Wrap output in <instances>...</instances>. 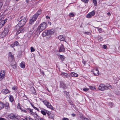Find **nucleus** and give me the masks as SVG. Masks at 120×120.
Masks as SVG:
<instances>
[{
  "label": "nucleus",
  "mask_w": 120,
  "mask_h": 120,
  "mask_svg": "<svg viewBox=\"0 0 120 120\" xmlns=\"http://www.w3.org/2000/svg\"><path fill=\"white\" fill-rule=\"evenodd\" d=\"M5 108L7 109L8 110L10 109V106H9V104L8 102H6L5 104Z\"/></svg>",
  "instance_id": "obj_17"
},
{
  "label": "nucleus",
  "mask_w": 120,
  "mask_h": 120,
  "mask_svg": "<svg viewBox=\"0 0 120 120\" xmlns=\"http://www.w3.org/2000/svg\"><path fill=\"white\" fill-rule=\"evenodd\" d=\"M60 86L61 88H63L64 89H65L66 88L65 85L62 82H61L60 83Z\"/></svg>",
  "instance_id": "obj_15"
},
{
  "label": "nucleus",
  "mask_w": 120,
  "mask_h": 120,
  "mask_svg": "<svg viewBox=\"0 0 120 120\" xmlns=\"http://www.w3.org/2000/svg\"><path fill=\"white\" fill-rule=\"evenodd\" d=\"M107 47V46L105 45H104L103 46V48L105 49H106Z\"/></svg>",
  "instance_id": "obj_45"
},
{
  "label": "nucleus",
  "mask_w": 120,
  "mask_h": 120,
  "mask_svg": "<svg viewBox=\"0 0 120 120\" xmlns=\"http://www.w3.org/2000/svg\"><path fill=\"white\" fill-rule=\"evenodd\" d=\"M58 39L61 41H64L65 40L64 38L63 37L62 35H60L58 37Z\"/></svg>",
  "instance_id": "obj_16"
},
{
  "label": "nucleus",
  "mask_w": 120,
  "mask_h": 120,
  "mask_svg": "<svg viewBox=\"0 0 120 120\" xmlns=\"http://www.w3.org/2000/svg\"><path fill=\"white\" fill-rule=\"evenodd\" d=\"M4 104L2 103H0V109H1L3 108L4 107Z\"/></svg>",
  "instance_id": "obj_22"
},
{
  "label": "nucleus",
  "mask_w": 120,
  "mask_h": 120,
  "mask_svg": "<svg viewBox=\"0 0 120 120\" xmlns=\"http://www.w3.org/2000/svg\"><path fill=\"white\" fill-rule=\"evenodd\" d=\"M17 107L18 109H21V110H22V109L21 108V107L20 106V104L19 103H18V105H17Z\"/></svg>",
  "instance_id": "obj_34"
},
{
  "label": "nucleus",
  "mask_w": 120,
  "mask_h": 120,
  "mask_svg": "<svg viewBox=\"0 0 120 120\" xmlns=\"http://www.w3.org/2000/svg\"><path fill=\"white\" fill-rule=\"evenodd\" d=\"M14 64H12L11 65L12 67L14 69H15L16 67V63L14 62Z\"/></svg>",
  "instance_id": "obj_20"
},
{
  "label": "nucleus",
  "mask_w": 120,
  "mask_h": 120,
  "mask_svg": "<svg viewBox=\"0 0 120 120\" xmlns=\"http://www.w3.org/2000/svg\"><path fill=\"white\" fill-rule=\"evenodd\" d=\"M74 15L73 14V13H71L70 14H69V16L70 17H73Z\"/></svg>",
  "instance_id": "obj_43"
},
{
  "label": "nucleus",
  "mask_w": 120,
  "mask_h": 120,
  "mask_svg": "<svg viewBox=\"0 0 120 120\" xmlns=\"http://www.w3.org/2000/svg\"><path fill=\"white\" fill-rule=\"evenodd\" d=\"M69 73L68 74L67 73L65 72H62L61 73V75L64 78H68L69 76L70 77V75Z\"/></svg>",
  "instance_id": "obj_10"
},
{
  "label": "nucleus",
  "mask_w": 120,
  "mask_h": 120,
  "mask_svg": "<svg viewBox=\"0 0 120 120\" xmlns=\"http://www.w3.org/2000/svg\"><path fill=\"white\" fill-rule=\"evenodd\" d=\"M59 56L60 58L63 61L64 60L65 58V57L64 56L61 55H60Z\"/></svg>",
  "instance_id": "obj_24"
},
{
  "label": "nucleus",
  "mask_w": 120,
  "mask_h": 120,
  "mask_svg": "<svg viewBox=\"0 0 120 120\" xmlns=\"http://www.w3.org/2000/svg\"><path fill=\"white\" fill-rule=\"evenodd\" d=\"M22 110V111H24L26 113L27 112V111H26V110H23L22 109V110Z\"/></svg>",
  "instance_id": "obj_57"
},
{
  "label": "nucleus",
  "mask_w": 120,
  "mask_h": 120,
  "mask_svg": "<svg viewBox=\"0 0 120 120\" xmlns=\"http://www.w3.org/2000/svg\"><path fill=\"white\" fill-rule=\"evenodd\" d=\"M82 1L84 2L85 3H87L88 2V0H81Z\"/></svg>",
  "instance_id": "obj_41"
},
{
  "label": "nucleus",
  "mask_w": 120,
  "mask_h": 120,
  "mask_svg": "<svg viewBox=\"0 0 120 120\" xmlns=\"http://www.w3.org/2000/svg\"><path fill=\"white\" fill-rule=\"evenodd\" d=\"M1 92L3 94H5L10 92L7 89H3L1 91Z\"/></svg>",
  "instance_id": "obj_13"
},
{
  "label": "nucleus",
  "mask_w": 120,
  "mask_h": 120,
  "mask_svg": "<svg viewBox=\"0 0 120 120\" xmlns=\"http://www.w3.org/2000/svg\"><path fill=\"white\" fill-rule=\"evenodd\" d=\"M102 38L101 37H99L98 38V40L100 41H102Z\"/></svg>",
  "instance_id": "obj_47"
},
{
  "label": "nucleus",
  "mask_w": 120,
  "mask_h": 120,
  "mask_svg": "<svg viewBox=\"0 0 120 120\" xmlns=\"http://www.w3.org/2000/svg\"><path fill=\"white\" fill-rule=\"evenodd\" d=\"M108 85L107 84H101L98 87L99 90H101L104 91L105 90L108 89Z\"/></svg>",
  "instance_id": "obj_4"
},
{
  "label": "nucleus",
  "mask_w": 120,
  "mask_h": 120,
  "mask_svg": "<svg viewBox=\"0 0 120 120\" xmlns=\"http://www.w3.org/2000/svg\"><path fill=\"white\" fill-rule=\"evenodd\" d=\"M64 94H66V95L68 96L69 95V92H67L66 91H65L64 92Z\"/></svg>",
  "instance_id": "obj_38"
},
{
  "label": "nucleus",
  "mask_w": 120,
  "mask_h": 120,
  "mask_svg": "<svg viewBox=\"0 0 120 120\" xmlns=\"http://www.w3.org/2000/svg\"><path fill=\"white\" fill-rule=\"evenodd\" d=\"M29 1V0H26V2L27 3H28Z\"/></svg>",
  "instance_id": "obj_61"
},
{
  "label": "nucleus",
  "mask_w": 120,
  "mask_h": 120,
  "mask_svg": "<svg viewBox=\"0 0 120 120\" xmlns=\"http://www.w3.org/2000/svg\"><path fill=\"white\" fill-rule=\"evenodd\" d=\"M38 15L37 14H35L34 15L32 18H33V19L35 21L36 19L37 18Z\"/></svg>",
  "instance_id": "obj_19"
},
{
  "label": "nucleus",
  "mask_w": 120,
  "mask_h": 120,
  "mask_svg": "<svg viewBox=\"0 0 120 120\" xmlns=\"http://www.w3.org/2000/svg\"><path fill=\"white\" fill-rule=\"evenodd\" d=\"M89 90V89L88 88H84L83 89V90L85 92H86Z\"/></svg>",
  "instance_id": "obj_39"
},
{
  "label": "nucleus",
  "mask_w": 120,
  "mask_h": 120,
  "mask_svg": "<svg viewBox=\"0 0 120 120\" xmlns=\"http://www.w3.org/2000/svg\"><path fill=\"white\" fill-rule=\"evenodd\" d=\"M54 31V30L52 29L46 30L43 33L42 36H45L47 35H51L53 34Z\"/></svg>",
  "instance_id": "obj_3"
},
{
  "label": "nucleus",
  "mask_w": 120,
  "mask_h": 120,
  "mask_svg": "<svg viewBox=\"0 0 120 120\" xmlns=\"http://www.w3.org/2000/svg\"><path fill=\"white\" fill-rule=\"evenodd\" d=\"M69 74L70 75V77H77L78 76V75L77 74L74 72H72Z\"/></svg>",
  "instance_id": "obj_12"
},
{
  "label": "nucleus",
  "mask_w": 120,
  "mask_h": 120,
  "mask_svg": "<svg viewBox=\"0 0 120 120\" xmlns=\"http://www.w3.org/2000/svg\"><path fill=\"white\" fill-rule=\"evenodd\" d=\"M13 44L15 46H17L19 45V43L18 41H16Z\"/></svg>",
  "instance_id": "obj_30"
},
{
  "label": "nucleus",
  "mask_w": 120,
  "mask_h": 120,
  "mask_svg": "<svg viewBox=\"0 0 120 120\" xmlns=\"http://www.w3.org/2000/svg\"><path fill=\"white\" fill-rule=\"evenodd\" d=\"M49 113L47 112V113L48 114L49 117L51 119H53L54 117V116L53 114H49Z\"/></svg>",
  "instance_id": "obj_18"
},
{
  "label": "nucleus",
  "mask_w": 120,
  "mask_h": 120,
  "mask_svg": "<svg viewBox=\"0 0 120 120\" xmlns=\"http://www.w3.org/2000/svg\"><path fill=\"white\" fill-rule=\"evenodd\" d=\"M20 67L23 68H24L25 67V65L24 63V62H22L20 64Z\"/></svg>",
  "instance_id": "obj_23"
},
{
  "label": "nucleus",
  "mask_w": 120,
  "mask_h": 120,
  "mask_svg": "<svg viewBox=\"0 0 120 120\" xmlns=\"http://www.w3.org/2000/svg\"><path fill=\"white\" fill-rule=\"evenodd\" d=\"M6 29H5L4 30V32L3 33H2V34H3L5 33H6V34H7L8 33V31H7L6 32Z\"/></svg>",
  "instance_id": "obj_46"
},
{
  "label": "nucleus",
  "mask_w": 120,
  "mask_h": 120,
  "mask_svg": "<svg viewBox=\"0 0 120 120\" xmlns=\"http://www.w3.org/2000/svg\"><path fill=\"white\" fill-rule=\"evenodd\" d=\"M5 72L4 71H1L0 73V80H1L4 77Z\"/></svg>",
  "instance_id": "obj_8"
},
{
  "label": "nucleus",
  "mask_w": 120,
  "mask_h": 120,
  "mask_svg": "<svg viewBox=\"0 0 120 120\" xmlns=\"http://www.w3.org/2000/svg\"><path fill=\"white\" fill-rule=\"evenodd\" d=\"M90 89L91 90H94L95 89V87H94L93 86H90Z\"/></svg>",
  "instance_id": "obj_44"
},
{
  "label": "nucleus",
  "mask_w": 120,
  "mask_h": 120,
  "mask_svg": "<svg viewBox=\"0 0 120 120\" xmlns=\"http://www.w3.org/2000/svg\"><path fill=\"white\" fill-rule=\"evenodd\" d=\"M64 46L63 45L61 44L60 46L59 49V52H64L65 51V49L64 48Z\"/></svg>",
  "instance_id": "obj_11"
},
{
  "label": "nucleus",
  "mask_w": 120,
  "mask_h": 120,
  "mask_svg": "<svg viewBox=\"0 0 120 120\" xmlns=\"http://www.w3.org/2000/svg\"><path fill=\"white\" fill-rule=\"evenodd\" d=\"M19 19H20V20L16 26V27L18 28V27H21L23 26L26 21V18L23 16L21 17Z\"/></svg>",
  "instance_id": "obj_2"
},
{
  "label": "nucleus",
  "mask_w": 120,
  "mask_h": 120,
  "mask_svg": "<svg viewBox=\"0 0 120 120\" xmlns=\"http://www.w3.org/2000/svg\"><path fill=\"white\" fill-rule=\"evenodd\" d=\"M12 89L13 90H17V88L16 86H14L12 87Z\"/></svg>",
  "instance_id": "obj_32"
},
{
  "label": "nucleus",
  "mask_w": 120,
  "mask_h": 120,
  "mask_svg": "<svg viewBox=\"0 0 120 120\" xmlns=\"http://www.w3.org/2000/svg\"><path fill=\"white\" fill-rule=\"evenodd\" d=\"M93 2L95 6H96L97 4V1L96 0H93Z\"/></svg>",
  "instance_id": "obj_37"
},
{
  "label": "nucleus",
  "mask_w": 120,
  "mask_h": 120,
  "mask_svg": "<svg viewBox=\"0 0 120 120\" xmlns=\"http://www.w3.org/2000/svg\"><path fill=\"white\" fill-rule=\"evenodd\" d=\"M34 109H36V110H37L38 111H39V110H38V109L36 107H34Z\"/></svg>",
  "instance_id": "obj_54"
},
{
  "label": "nucleus",
  "mask_w": 120,
  "mask_h": 120,
  "mask_svg": "<svg viewBox=\"0 0 120 120\" xmlns=\"http://www.w3.org/2000/svg\"><path fill=\"white\" fill-rule=\"evenodd\" d=\"M46 23L43 22L42 23L38 26L35 33L39 34L41 32L46 28Z\"/></svg>",
  "instance_id": "obj_1"
},
{
  "label": "nucleus",
  "mask_w": 120,
  "mask_h": 120,
  "mask_svg": "<svg viewBox=\"0 0 120 120\" xmlns=\"http://www.w3.org/2000/svg\"><path fill=\"white\" fill-rule=\"evenodd\" d=\"M10 46L11 47H15V46L13 44H12L10 45Z\"/></svg>",
  "instance_id": "obj_53"
},
{
  "label": "nucleus",
  "mask_w": 120,
  "mask_h": 120,
  "mask_svg": "<svg viewBox=\"0 0 120 120\" xmlns=\"http://www.w3.org/2000/svg\"><path fill=\"white\" fill-rule=\"evenodd\" d=\"M9 56L10 58H12L14 57V56L13 55L11 52H9Z\"/></svg>",
  "instance_id": "obj_26"
},
{
  "label": "nucleus",
  "mask_w": 120,
  "mask_h": 120,
  "mask_svg": "<svg viewBox=\"0 0 120 120\" xmlns=\"http://www.w3.org/2000/svg\"><path fill=\"white\" fill-rule=\"evenodd\" d=\"M109 105L112 107L113 106V104L112 103H109Z\"/></svg>",
  "instance_id": "obj_40"
},
{
  "label": "nucleus",
  "mask_w": 120,
  "mask_h": 120,
  "mask_svg": "<svg viewBox=\"0 0 120 120\" xmlns=\"http://www.w3.org/2000/svg\"><path fill=\"white\" fill-rule=\"evenodd\" d=\"M96 28L98 30L99 32L101 33L102 32V29L101 28L97 27H96Z\"/></svg>",
  "instance_id": "obj_28"
},
{
  "label": "nucleus",
  "mask_w": 120,
  "mask_h": 120,
  "mask_svg": "<svg viewBox=\"0 0 120 120\" xmlns=\"http://www.w3.org/2000/svg\"><path fill=\"white\" fill-rule=\"evenodd\" d=\"M41 112L43 115H46V112L44 110H41Z\"/></svg>",
  "instance_id": "obj_35"
},
{
  "label": "nucleus",
  "mask_w": 120,
  "mask_h": 120,
  "mask_svg": "<svg viewBox=\"0 0 120 120\" xmlns=\"http://www.w3.org/2000/svg\"><path fill=\"white\" fill-rule=\"evenodd\" d=\"M107 15L109 16H110L111 15V14H110V12H108L107 13Z\"/></svg>",
  "instance_id": "obj_56"
},
{
  "label": "nucleus",
  "mask_w": 120,
  "mask_h": 120,
  "mask_svg": "<svg viewBox=\"0 0 120 120\" xmlns=\"http://www.w3.org/2000/svg\"><path fill=\"white\" fill-rule=\"evenodd\" d=\"M107 85H108V89L110 88L111 89H112V87L110 85H109V84H107Z\"/></svg>",
  "instance_id": "obj_49"
},
{
  "label": "nucleus",
  "mask_w": 120,
  "mask_h": 120,
  "mask_svg": "<svg viewBox=\"0 0 120 120\" xmlns=\"http://www.w3.org/2000/svg\"><path fill=\"white\" fill-rule=\"evenodd\" d=\"M6 22V19H5V20L1 21V23L4 25V24Z\"/></svg>",
  "instance_id": "obj_27"
},
{
  "label": "nucleus",
  "mask_w": 120,
  "mask_h": 120,
  "mask_svg": "<svg viewBox=\"0 0 120 120\" xmlns=\"http://www.w3.org/2000/svg\"><path fill=\"white\" fill-rule=\"evenodd\" d=\"M116 120H120L119 119H118V118H117V119H116Z\"/></svg>",
  "instance_id": "obj_63"
},
{
  "label": "nucleus",
  "mask_w": 120,
  "mask_h": 120,
  "mask_svg": "<svg viewBox=\"0 0 120 120\" xmlns=\"http://www.w3.org/2000/svg\"><path fill=\"white\" fill-rule=\"evenodd\" d=\"M9 99L10 101L12 102L14 101V99L13 98V97L11 95H10L9 96Z\"/></svg>",
  "instance_id": "obj_14"
},
{
  "label": "nucleus",
  "mask_w": 120,
  "mask_h": 120,
  "mask_svg": "<svg viewBox=\"0 0 120 120\" xmlns=\"http://www.w3.org/2000/svg\"><path fill=\"white\" fill-rule=\"evenodd\" d=\"M95 11L93 10L92 12L89 13L86 15V17L87 18H90L92 16H93L95 14Z\"/></svg>",
  "instance_id": "obj_7"
},
{
  "label": "nucleus",
  "mask_w": 120,
  "mask_h": 120,
  "mask_svg": "<svg viewBox=\"0 0 120 120\" xmlns=\"http://www.w3.org/2000/svg\"><path fill=\"white\" fill-rule=\"evenodd\" d=\"M92 71L95 75L97 76L99 75V72L98 68H97L94 69L92 70Z\"/></svg>",
  "instance_id": "obj_9"
},
{
  "label": "nucleus",
  "mask_w": 120,
  "mask_h": 120,
  "mask_svg": "<svg viewBox=\"0 0 120 120\" xmlns=\"http://www.w3.org/2000/svg\"><path fill=\"white\" fill-rule=\"evenodd\" d=\"M72 115L73 116H75V114L74 113H73L72 114Z\"/></svg>",
  "instance_id": "obj_55"
},
{
  "label": "nucleus",
  "mask_w": 120,
  "mask_h": 120,
  "mask_svg": "<svg viewBox=\"0 0 120 120\" xmlns=\"http://www.w3.org/2000/svg\"><path fill=\"white\" fill-rule=\"evenodd\" d=\"M27 110L29 111L30 113L31 114L33 115L34 114V113L32 112V109H31L30 108H28L27 109Z\"/></svg>",
  "instance_id": "obj_21"
},
{
  "label": "nucleus",
  "mask_w": 120,
  "mask_h": 120,
  "mask_svg": "<svg viewBox=\"0 0 120 120\" xmlns=\"http://www.w3.org/2000/svg\"><path fill=\"white\" fill-rule=\"evenodd\" d=\"M31 52H32L35 51V49L33 47H31L30 48Z\"/></svg>",
  "instance_id": "obj_31"
},
{
  "label": "nucleus",
  "mask_w": 120,
  "mask_h": 120,
  "mask_svg": "<svg viewBox=\"0 0 120 120\" xmlns=\"http://www.w3.org/2000/svg\"><path fill=\"white\" fill-rule=\"evenodd\" d=\"M62 120H69L67 118H63Z\"/></svg>",
  "instance_id": "obj_52"
},
{
  "label": "nucleus",
  "mask_w": 120,
  "mask_h": 120,
  "mask_svg": "<svg viewBox=\"0 0 120 120\" xmlns=\"http://www.w3.org/2000/svg\"><path fill=\"white\" fill-rule=\"evenodd\" d=\"M43 103L44 104L47 106V108L52 109H53V107L49 102L45 100L43 101Z\"/></svg>",
  "instance_id": "obj_5"
},
{
  "label": "nucleus",
  "mask_w": 120,
  "mask_h": 120,
  "mask_svg": "<svg viewBox=\"0 0 120 120\" xmlns=\"http://www.w3.org/2000/svg\"><path fill=\"white\" fill-rule=\"evenodd\" d=\"M85 33L89 35H90L91 34L89 32H85Z\"/></svg>",
  "instance_id": "obj_51"
},
{
  "label": "nucleus",
  "mask_w": 120,
  "mask_h": 120,
  "mask_svg": "<svg viewBox=\"0 0 120 120\" xmlns=\"http://www.w3.org/2000/svg\"><path fill=\"white\" fill-rule=\"evenodd\" d=\"M84 120H88L87 118H85L84 119Z\"/></svg>",
  "instance_id": "obj_62"
},
{
  "label": "nucleus",
  "mask_w": 120,
  "mask_h": 120,
  "mask_svg": "<svg viewBox=\"0 0 120 120\" xmlns=\"http://www.w3.org/2000/svg\"><path fill=\"white\" fill-rule=\"evenodd\" d=\"M41 10H39L38 11L37 14L38 15H40L41 13Z\"/></svg>",
  "instance_id": "obj_36"
},
{
  "label": "nucleus",
  "mask_w": 120,
  "mask_h": 120,
  "mask_svg": "<svg viewBox=\"0 0 120 120\" xmlns=\"http://www.w3.org/2000/svg\"><path fill=\"white\" fill-rule=\"evenodd\" d=\"M22 120H33V119L31 118L26 117L25 119H22Z\"/></svg>",
  "instance_id": "obj_25"
},
{
  "label": "nucleus",
  "mask_w": 120,
  "mask_h": 120,
  "mask_svg": "<svg viewBox=\"0 0 120 120\" xmlns=\"http://www.w3.org/2000/svg\"><path fill=\"white\" fill-rule=\"evenodd\" d=\"M19 28V30H20L22 32H23V30L24 29V28H23V27H22H22H18H18H16V28Z\"/></svg>",
  "instance_id": "obj_29"
},
{
  "label": "nucleus",
  "mask_w": 120,
  "mask_h": 120,
  "mask_svg": "<svg viewBox=\"0 0 120 120\" xmlns=\"http://www.w3.org/2000/svg\"><path fill=\"white\" fill-rule=\"evenodd\" d=\"M39 120H45L44 119L42 118H39Z\"/></svg>",
  "instance_id": "obj_58"
},
{
  "label": "nucleus",
  "mask_w": 120,
  "mask_h": 120,
  "mask_svg": "<svg viewBox=\"0 0 120 120\" xmlns=\"http://www.w3.org/2000/svg\"><path fill=\"white\" fill-rule=\"evenodd\" d=\"M4 25L1 23V22H0V29Z\"/></svg>",
  "instance_id": "obj_50"
},
{
  "label": "nucleus",
  "mask_w": 120,
  "mask_h": 120,
  "mask_svg": "<svg viewBox=\"0 0 120 120\" xmlns=\"http://www.w3.org/2000/svg\"><path fill=\"white\" fill-rule=\"evenodd\" d=\"M46 18L47 19H50V17L49 16H46Z\"/></svg>",
  "instance_id": "obj_59"
},
{
  "label": "nucleus",
  "mask_w": 120,
  "mask_h": 120,
  "mask_svg": "<svg viewBox=\"0 0 120 120\" xmlns=\"http://www.w3.org/2000/svg\"><path fill=\"white\" fill-rule=\"evenodd\" d=\"M0 120H4V119L3 118H0Z\"/></svg>",
  "instance_id": "obj_60"
},
{
  "label": "nucleus",
  "mask_w": 120,
  "mask_h": 120,
  "mask_svg": "<svg viewBox=\"0 0 120 120\" xmlns=\"http://www.w3.org/2000/svg\"><path fill=\"white\" fill-rule=\"evenodd\" d=\"M34 108V107H35L33 105H31Z\"/></svg>",
  "instance_id": "obj_64"
},
{
  "label": "nucleus",
  "mask_w": 120,
  "mask_h": 120,
  "mask_svg": "<svg viewBox=\"0 0 120 120\" xmlns=\"http://www.w3.org/2000/svg\"><path fill=\"white\" fill-rule=\"evenodd\" d=\"M82 63L84 65H85V64H86V61H83L82 62Z\"/></svg>",
  "instance_id": "obj_48"
},
{
  "label": "nucleus",
  "mask_w": 120,
  "mask_h": 120,
  "mask_svg": "<svg viewBox=\"0 0 120 120\" xmlns=\"http://www.w3.org/2000/svg\"><path fill=\"white\" fill-rule=\"evenodd\" d=\"M22 32L20 30H18V31L16 33V34H19L20 33Z\"/></svg>",
  "instance_id": "obj_42"
},
{
  "label": "nucleus",
  "mask_w": 120,
  "mask_h": 120,
  "mask_svg": "<svg viewBox=\"0 0 120 120\" xmlns=\"http://www.w3.org/2000/svg\"><path fill=\"white\" fill-rule=\"evenodd\" d=\"M8 116L11 119H13L15 120H18V116H15L12 114H10Z\"/></svg>",
  "instance_id": "obj_6"
},
{
  "label": "nucleus",
  "mask_w": 120,
  "mask_h": 120,
  "mask_svg": "<svg viewBox=\"0 0 120 120\" xmlns=\"http://www.w3.org/2000/svg\"><path fill=\"white\" fill-rule=\"evenodd\" d=\"M34 21H35V20L33 19V18H32V19L30 20V24L32 23Z\"/></svg>",
  "instance_id": "obj_33"
}]
</instances>
